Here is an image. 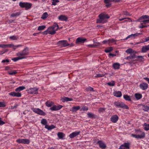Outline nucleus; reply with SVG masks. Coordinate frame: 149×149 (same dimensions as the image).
Returning a JSON list of instances; mask_svg holds the SVG:
<instances>
[{"instance_id": "obj_1", "label": "nucleus", "mask_w": 149, "mask_h": 149, "mask_svg": "<svg viewBox=\"0 0 149 149\" xmlns=\"http://www.w3.org/2000/svg\"><path fill=\"white\" fill-rule=\"evenodd\" d=\"M99 19H97V23H104L107 22L106 19H108L109 18L108 15L104 13H101L99 15Z\"/></svg>"}, {"instance_id": "obj_2", "label": "nucleus", "mask_w": 149, "mask_h": 149, "mask_svg": "<svg viewBox=\"0 0 149 149\" xmlns=\"http://www.w3.org/2000/svg\"><path fill=\"white\" fill-rule=\"evenodd\" d=\"M32 5V3L28 2H20L19 3V6L22 8H25L26 10L30 8Z\"/></svg>"}, {"instance_id": "obj_3", "label": "nucleus", "mask_w": 149, "mask_h": 149, "mask_svg": "<svg viewBox=\"0 0 149 149\" xmlns=\"http://www.w3.org/2000/svg\"><path fill=\"white\" fill-rule=\"evenodd\" d=\"M57 45L61 47H65L69 45V44L67 43L66 40H62L58 41Z\"/></svg>"}, {"instance_id": "obj_4", "label": "nucleus", "mask_w": 149, "mask_h": 149, "mask_svg": "<svg viewBox=\"0 0 149 149\" xmlns=\"http://www.w3.org/2000/svg\"><path fill=\"white\" fill-rule=\"evenodd\" d=\"M32 110L35 113L40 115L44 116L46 114L42 110L39 108H33Z\"/></svg>"}, {"instance_id": "obj_5", "label": "nucleus", "mask_w": 149, "mask_h": 149, "mask_svg": "<svg viewBox=\"0 0 149 149\" xmlns=\"http://www.w3.org/2000/svg\"><path fill=\"white\" fill-rule=\"evenodd\" d=\"M16 142L19 143L28 144L30 143V141L26 139H19L17 140Z\"/></svg>"}, {"instance_id": "obj_6", "label": "nucleus", "mask_w": 149, "mask_h": 149, "mask_svg": "<svg viewBox=\"0 0 149 149\" xmlns=\"http://www.w3.org/2000/svg\"><path fill=\"white\" fill-rule=\"evenodd\" d=\"M86 39L85 38L79 37L77 39L75 42L77 44H78L79 43L82 44L86 42Z\"/></svg>"}, {"instance_id": "obj_7", "label": "nucleus", "mask_w": 149, "mask_h": 149, "mask_svg": "<svg viewBox=\"0 0 149 149\" xmlns=\"http://www.w3.org/2000/svg\"><path fill=\"white\" fill-rule=\"evenodd\" d=\"M130 144L129 143H125L121 145L118 149H129Z\"/></svg>"}, {"instance_id": "obj_8", "label": "nucleus", "mask_w": 149, "mask_h": 149, "mask_svg": "<svg viewBox=\"0 0 149 149\" xmlns=\"http://www.w3.org/2000/svg\"><path fill=\"white\" fill-rule=\"evenodd\" d=\"M131 136L133 137L139 139L144 138L145 136V134L144 132H143L141 134L136 135L132 134Z\"/></svg>"}, {"instance_id": "obj_9", "label": "nucleus", "mask_w": 149, "mask_h": 149, "mask_svg": "<svg viewBox=\"0 0 149 149\" xmlns=\"http://www.w3.org/2000/svg\"><path fill=\"white\" fill-rule=\"evenodd\" d=\"M97 144L99 145L100 148L102 149H104L106 147V145L103 141L99 140L97 142Z\"/></svg>"}, {"instance_id": "obj_10", "label": "nucleus", "mask_w": 149, "mask_h": 149, "mask_svg": "<svg viewBox=\"0 0 149 149\" xmlns=\"http://www.w3.org/2000/svg\"><path fill=\"white\" fill-rule=\"evenodd\" d=\"M140 88L142 90H145L147 89L148 87V84L146 83H143L140 84Z\"/></svg>"}, {"instance_id": "obj_11", "label": "nucleus", "mask_w": 149, "mask_h": 149, "mask_svg": "<svg viewBox=\"0 0 149 149\" xmlns=\"http://www.w3.org/2000/svg\"><path fill=\"white\" fill-rule=\"evenodd\" d=\"M63 106L61 105H58L57 106L54 105L50 108V109L52 111H57L60 109Z\"/></svg>"}, {"instance_id": "obj_12", "label": "nucleus", "mask_w": 149, "mask_h": 149, "mask_svg": "<svg viewBox=\"0 0 149 149\" xmlns=\"http://www.w3.org/2000/svg\"><path fill=\"white\" fill-rule=\"evenodd\" d=\"M8 94L13 97H20L21 96V93L19 92H12L9 93Z\"/></svg>"}, {"instance_id": "obj_13", "label": "nucleus", "mask_w": 149, "mask_h": 149, "mask_svg": "<svg viewBox=\"0 0 149 149\" xmlns=\"http://www.w3.org/2000/svg\"><path fill=\"white\" fill-rule=\"evenodd\" d=\"M118 117L117 115H115L112 116L111 118V121L113 123H116L118 120Z\"/></svg>"}, {"instance_id": "obj_14", "label": "nucleus", "mask_w": 149, "mask_h": 149, "mask_svg": "<svg viewBox=\"0 0 149 149\" xmlns=\"http://www.w3.org/2000/svg\"><path fill=\"white\" fill-rule=\"evenodd\" d=\"M39 88H30V93L31 94H37L38 93Z\"/></svg>"}, {"instance_id": "obj_15", "label": "nucleus", "mask_w": 149, "mask_h": 149, "mask_svg": "<svg viewBox=\"0 0 149 149\" xmlns=\"http://www.w3.org/2000/svg\"><path fill=\"white\" fill-rule=\"evenodd\" d=\"M80 133V132H75L70 134L69 136L70 138L72 139L79 135Z\"/></svg>"}, {"instance_id": "obj_16", "label": "nucleus", "mask_w": 149, "mask_h": 149, "mask_svg": "<svg viewBox=\"0 0 149 149\" xmlns=\"http://www.w3.org/2000/svg\"><path fill=\"white\" fill-rule=\"evenodd\" d=\"M21 52L23 54L26 56L29 54V48L27 47H25Z\"/></svg>"}, {"instance_id": "obj_17", "label": "nucleus", "mask_w": 149, "mask_h": 149, "mask_svg": "<svg viewBox=\"0 0 149 149\" xmlns=\"http://www.w3.org/2000/svg\"><path fill=\"white\" fill-rule=\"evenodd\" d=\"M58 19L61 21H66L67 20L68 18L65 16L61 15L58 17Z\"/></svg>"}, {"instance_id": "obj_18", "label": "nucleus", "mask_w": 149, "mask_h": 149, "mask_svg": "<svg viewBox=\"0 0 149 149\" xmlns=\"http://www.w3.org/2000/svg\"><path fill=\"white\" fill-rule=\"evenodd\" d=\"M149 50V45L143 46L142 48V52H146L147 51Z\"/></svg>"}, {"instance_id": "obj_19", "label": "nucleus", "mask_w": 149, "mask_h": 149, "mask_svg": "<svg viewBox=\"0 0 149 149\" xmlns=\"http://www.w3.org/2000/svg\"><path fill=\"white\" fill-rule=\"evenodd\" d=\"M119 108H122L125 109H129V107L127 105L122 102H120Z\"/></svg>"}, {"instance_id": "obj_20", "label": "nucleus", "mask_w": 149, "mask_h": 149, "mask_svg": "<svg viewBox=\"0 0 149 149\" xmlns=\"http://www.w3.org/2000/svg\"><path fill=\"white\" fill-rule=\"evenodd\" d=\"M121 0H104V2L105 3H110L111 2H120Z\"/></svg>"}, {"instance_id": "obj_21", "label": "nucleus", "mask_w": 149, "mask_h": 149, "mask_svg": "<svg viewBox=\"0 0 149 149\" xmlns=\"http://www.w3.org/2000/svg\"><path fill=\"white\" fill-rule=\"evenodd\" d=\"M16 55L18 56H20V58H23L22 59L26 58V56L23 54L21 52H19L16 54Z\"/></svg>"}, {"instance_id": "obj_22", "label": "nucleus", "mask_w": 149, "mask_h": 149, "mask_svg": "<svg viewBox=\"0 0 149 149\" xmlns=\"http://www.w3.org/2000/svg\"><path fill=\"white\" fill-rule=\"evenodd\" d=\"M45 128L48 130H51L52 129L55 128V127L53 125H46L45 126Z\"/></svg>"}, {"instance_id": "obj_23", "label": "nucleus", "mask_w": 149, "mask_h": 149, "mask_svg": "<svg viewBox=\"0 0 149 149\" xmlns=\"http://www.w3.org/2000/svg\"><path fill=\"white\" fill-rule=\"evenodd\" d=\"M54 104V103L50 101H47L45 103L46 106L48 107H51Z\"/></svg>"}, {"instance_id": "obj_24", "label": "nucleus", "mask_w": 149, "mask_h": 149, "mask_svg": "<svg viewBox=\"0 0 149 149\" xmlns=\"http://www.w3.org/2000/svg\"><path fill=\"white\" fill-rule=\"evenodd\" d=\"M113 95L114 96L117 97H120L122 95L121 92L120 91L115 92L113 93Z\"/></svg>"}, {"instance_id": "obj_25", "label": "nucleus", "mask_w": 149, "mask_h": 149, "mask_svg": "<svg viewBox=\"0 0 149 149\" xmlns=\"http://www.w3.org/2000/svg\"><path fill=\"white\" fill-rule=\"evenodd\" d=\"M88 117L89 118H95L97 116L94 114L91 113H89L87 114Z\"/></svg>"}, {"instance_id": "obj_26", "label": "nucleus", "mask_w": 149, "mask_h": 149, "mask_svg": "<svg viewBox=\"0 0 149 149\" xmlns=\"http://www.w3.org/2000/svg\"><path fill=\"white\" fill-rule=\"evenodd\" d=\"M25 89V88L24 86H21L16 88L15 89V91L16 92H20L24 89Z\"/></svg>"}, {"instance_id": "obj_27", "label": "nucleus", "mask_w": 149, "mask_h": 149, "mask_svg": "<svg viewBox=\"0 0 149 149\" xmlns=\"http://www.w3.org/2000/svg\"><path fill=\"white\" fill-rule=\"evenodd\" d=\"M57 135L59 138L61 139H63V137L65 136V134L62 132H58Z\"/></svg>"}, {"instance_id": "obj_28", "label": "nucleus", "mask_w": 149, "mask_h": 149, "mask_svg": "<svg viewBox=\"0 0 149 149\" xmlns=\"http://www.w3.org/2000/svg\"><path fill=\"white\" fill-rule=\"evenodd\" d=\"M80 108V107L79 106H74L72 107V111L73 112H76L77 110H79Z\"/></svg>"}, {"instance_id": "obj_29", "label": "nucleus", "mask_w": 149, "mask_h": 149, "mask_svg": "<svg viewBox=\"0 0 149 149\" xmlns=\"http://www.w3.org/2000/svg\"><path fill=\"white\" fill-rule=\"evenodd\" d=\"M148 19H149V16L147 15H143L138 19V21H140V20Z\"/></svg>"}, {"instance_id": "obj_30", "label": "nucleus", "mask_w": 149, "mask_h": 149, "mask_svg": "<svg viewBox=\"0 0 149 149\" xmlns=\"http://www.w3.org/2000/svg\"><path fill=\"white\" fill-rule=\"evenodd\" d=\"M100 43L99 42H96V44L94 45H88V46L91 48H94L96 47L97 46H100Z\"/></svg>"}, {"instance_id": "obj_31", "label": "nucleus", "mask_w": 149, "mask_h": 149, "mask_svg": "<svg viewBox=\"0 0 149 149\" xmlns=\"http://www.w3.org/2000/svg\"><path fill=\"white\" fill-rule=\"evenodd\" d=\"M120 65L118 63H114L113 65V68L115 69H118L120 68Z\"/></svg>"}, {"instance_id": "obj_32", "label": "nucleus", "mask_w": 149, "mask_h": 149, "mask_svg": "<svg viewBox=\"0 0 149 149\" xmlns=\"http://www.w3.org/2000/svg\"><path fill=\"white\" fill-rule=\"evenodd\" d=\"M72 100H73L72 98H69L66 97H65L62 99V101L63 102L71 101H72Z\"/></svg>"}, {"instance_id": "obj_33", "label": "nucleus", "mask_w": 149, "mask_h": 149, "mask_svg": "<svg viewBox=\"0 0 149 149\" xmlns=\"http://www.w3.org/2000/svg\"><path fill=\"white\" fill-rule=\"evenodd\" d=\"M136 98L138 100L141 99L142 97V95L139 93H136L135 95Z\"/></svg>"}, {"instance_id": "obj_34", "label": "nucleus", "mask_w": 149, "mask_h": 149, "mask_svg": "<svg viewBox=\"0 0 149 149\" xmlns=\"http://www.w3.org/2000/svg\"><path fill=\"white\" fill-rule=\"evenodd\" d=\"M9 38L12 40H17L18 39V37L17 36H13L9 37Z\"/></svg>"}, {"instance_id": "obj_35", "label": "nucleus", "mask_w": 149, "mask_h": 149, "mask_svg": "<svg viewBox=\"0 0 149 149\" xmlns=\"http://www.w3.org/2000/svg\"><path fill=\"white\" fill-rule=\"evenodd\" d=\"M41 123L42 125L45 126L46 125H47V122L46 119L43 118L42 119Z\"/></svg>"}, {"instance_id": "obj_36", "label": "nucleus", "mask_w": 149, "mask_h": 149, "mask_svg": "<svg viewBox=\"0 0 149 149\" xmlns=\"http://www.w3.org/2000/svg\"><path fill=\"white\" fill-rule=\"evenodd\" d=\"M123 98L125 99V100L128 101H131V99L130 98V96L128 95H123Z\"/></svg>"}, {"instance_id": "obj_37", "label": "nucleus", "mask_w": 149, "mask_h": 149, "mask_svg": "<svg viewBox=\"0 0 149 149\" xmlns=\"http://www.w3.org/2000/svg\"><path fill=\"white\" fill-rule=\"evenodd\" d=\"M48 17V13L47 12H45L43 13L42 15L41 18L44 19Z\"/></svg>"}, {"instance_id": "obj_38", "label": "nucleus", "mask_w": 149, "mask_h": 149, "mask_svg": "<svg viewBox=\"0 0 149 149\" xmlns=\"http://www.w3.org/2000/svg\"><path fill=\"white\" fill-rule=\"evenodd\" d=\"M144 126H145L144 129L146 131L149 130V124H147L146 123H145L144 124Z\"/></svg>"}, {"instance_id": "obj_39", "label": "nucleus", "mask_w": 149, "mask_h": 149, "mask_svg": "<svg viewBox=\"0 0 149 149\" xmlns=\"http://www.w3.org/2000/svg\"><path fill=\"white\" fill-rule=\"evenodd\" d=\"M20 14V13L19 12H17L15 13H13L11 15V17H14L18 16Z\"/></svg>"}, {"instance_id": "obj_40", "label": "nucleus", "mask_w": 149, "mask_h": 149, "mask_svg": "<svg viewBox=\"0 0 149 149\" xmlns=\"http://www.w3.org/2000/svg\"><path fill=\"white\" fill-rule=\"evenodd\" d=\"M142 109L144 111H147L149 110V107L143 105V107Z\"/></svg>"}, {"instance_id": "obj_41", "label": "nucleus", "mask_w": 149, "mask_h": 149, "mask_svg": "<svg viewBox=\"0 0 149 149\" xmlns=\"http://www.w3.org/2000/svg\"><path fill=\"white\" fill-rule=\"evenodd\" d=\"M22 58H20V56H18V57L12 58V60L14 61V62H16L19 60L22 59Z\"/></svg>"}, {"instance_id": "obj_42", "label": "nucleus", "mask_w": 149, "mask_h": 149, "mask_svg": "<svg viewBox=\"0 0 149 149\" xmlns=\"http://www.w3.org/2000/svg\"><path fill=\"white\" fill-rule=\"evenodd\" d=\"M137 58L139 59L138 60L140 61H143L144 60L143 57L142 56H137Z\"/></svg>"}, {"instance_id": "obj_43", "label": "nucleus", "mask_w": 149, "mask_h": 149, "mask_svg": "<svg viewBox=\"0 0 149 149\" xmlns=\"http://www.w3.org/2000/svg\"><path fill=\"white\" fill-rule=\"evenodd\" d=\"M45 27L46 26L45 25L40 26L38 27V29L39 31H41L44 29Z\"/></svg>"}, {"instance_id": "obj_44", "label": "nucleus", "mask_w": 149, "mask_h": 149, "mask_svg": "<svg viewBox=\"0 0 149 149\" xmlns=\"http://www.w3.org/2000/svg\"><path fill=\"white\" fill-rule=\"evenodd\" d=\"M112 50V47H110L105 50V52L106 53H108L110 52Z\"/></svg>"}, {"instance_id": "obj_45", "label": "nucleus", "mask_w": 149, "mask_h": 149, "mask_svg": "<svg viewBox=\"0 0 149 149\" xmlns=\"http://www.w3.org/2000/svg\"><path fill=\"white\" fill-rule=\"evenodd\" d=\"M107 84L108 85L110 86H113L115 85V82L114 81H112L111 82H108L107 83Z\"/></svg>"}, {"instance_id": "obj_46", "label": "nucleus", "mask_w": 149, "mask_h": 149, "mask_svg": "<svg viewBox=\"0 0 149 149\" xmlns=\"http://www.w3.org/2000/svg\"><path fill=\"white\" fill-rule=\"evenodd\" d=\"M137 56L135 55H134V54H133L132 55H131L130 56H128L127 57V59L130 58V59H132V58H137Z\"/></svg>"}, {"instance_id": "obj_47", "label": "nucleus", "mask_w": 149, "mask_h": 149, "mask_svg": "<svg viewBox=\"0 0 149 149\" xmlns=\"http://www.w3.org/2000/svg\"><path fill=\"white\" fill-rule=\"evenodd\" d=\"M106 109L104 108H100L99 109V112L100 113H103L105 111Z\"/></svg>"}, {"instance_id": "obj_48", "label": "nucleus", "mask_w": 149, "mask_h": 149, "mask_svg": "<svg viewBox=\"0 0 149 149\" xmlns=\"http://www.w3.org/2000/svg\"><path fill=\"white\" fill-rule=\"evenodd\" d=\"M52 27H54V30H57L58 28V25L56 23H54V25L52 26Z\"/></svg>"}, {"instance_id": "obj_49", "label": "nucleus", "mask_w": 149, "mask_h": 149, "mask_svg": "<svg viewBox=\"0 0 149 149\" xmlns=\"http://www.w3.org/2000/svg\"><path fill=\"white\" fill-rule=\"evenodd\" d=\"M86 90L87 91H94L93 88L91 87H88L86 88Z\"/></svg>"}, {"instance_id": "obj_50", "label": "nucleus", "mask_w": 149, "mask_h": 149, "mask_svg": "<svg viewBox=\"0 0 149 149\" xmlns=\"http://www.w3.org/2000/svg\"><path fill=\"white\" fill-rule=\"evenodd\" d=\"M52 31H48V33L49 34H51V35H54L56 33V30H52Z\"/></svg>"}, {"instance_id": "obj_51", "label": "nucleus", "mask_w": 149, "mask_h": 149, "mask_svg": "<svg viewBox=\"0 0 149 149\" xmlns=\"http://www.w3.org/2000/svg\"><path fill=\"white\" fill-rule=\"evenodd\" d=\"M104 74H97L95 76V77H104Z\"/></svg>"}, {"instance_id": "obj_52", "label": "nucleus", "mask_w": 149, "mask_h": 149, "mask_svg": "<svg viewBox=\"0 0 149 149\" xmlns=\"http://www.w3.org/2000/svg\"><path fill=\"white\" fill-rule=\"evenodd\" d=\"M140 22H142L143 24H146V23H149V19L145 20L143 21L140 20Z\"/></svg>"}, {"instance_id": "obj_53", "label": "nucleus", "mask_w": 149, "mask_h": 149, "mask_svg": "<svg viewBox=\"0 0 149 149\" xmlns=\"http://www.w3.org/2000/svg\"><path fill=\"white\" fill-rule=\"evenodd\" d=\"M116 40L113 39H109V44L110 43L115 42H116Z\"/></svg>"}, {"instance_id": "obj_54", "label": "nucleus", "mask_w": 149, "mask_h": 149, "mask_svg": "<svg viewBox=\"0 0 149 149\" xmlns=\"http://www.w3.org/2000/svg\"><path fill=\"white\" fill-rule=\"evenodd\" d=\"M88 110V107H84L81 109V111H87Z\"/></svg>"}, {"instance_id": "obj_55", "label": "nucleus", "mask_w": 149, "mask_h": 149, "mask_svg": "<svg viewBox=\"0 0 149 149\" xmlns=\"http://www.w3.org/2000/svg\"><path fill=\"white\" fill-rule=\"evenodd\" d=\"M133 52V50L131 49H127V50L126 51V52L128 53H130L131 54L132 52Z\"/></svg>"}, {"instance_id": "obj_56", "label": "nucleus", "mask_w": 149, "mask_h": 149, "mask_svg": "<svg viewBox=\"0 0 149 149\" xmlns=\"http://www.w3.org/2000/svg\"><path fill=\"white\" fill-rule=\"evenodd\" d=\"M120 103V102H114V104L118 108H119Z\"/></svg>"}, {"instance_id": "obj_57", "label": "nucleus", "mask_w": 149, "mask_h": 149, "mask_svg": "<svg viewBox=\"0 0 149 149\" xmlns=\"http://www.w3.org/2000/svg\"><path fill=\"white\" fill-rule=\"evenodd\" d=\"M22 45H17L15 46L14 45V46L13 47V49L14 50H15L16 49H17L18 47H21Z\"/></svg>"}, {"instance_id": "obj_58", "label": "nucleus", "mask_w": 149, "mask_h": 149, "mask_svg": "<svg viewBox=\"0 0 149 149\" xmlns=\"http://www.w3.org/2000/svg\"><path fill=\"white\" fill-rule=\"evenodd\" d=\"M6 105L5 104L4 102H0V107H4Z\"/></svg>"}, {"instance_id": "obj_59", "label": "nucleus", "mask_w": 149, "mask_h": 149, "mask_svg": "<svg viewBox=\"0 0 149 149\" xmlns=\"http://www.w3.org/2000/svg\"><path fill=\"white\" fill-rule=\"evenodd\" d=\"M17 73V72L16 70H13L12 72H9V74L11 75H13Z\"/></svg>"}, {"instance_id": "obj_60", "label": "nucleus", "mask_w": 149, "mask_h": 149, "mask_svg": "<svg viewBox=\"0 0 149 149\" xmlns=\"http://www.w3.org/2000/svg\"><path fill=\"white\" fill-rule=\"evenodd\" d=\"M142 34V33H136L133 34V38H134L138 36H139Z\"/></svg>"}, {"instance_id": "obj_61", "label": "nucleus", "mask_w": 149, "mask_h": 149, "mask_svg": "<svg viewBox=\"0 0 149 149\" xmlns=\"http://www.w3.org/2000/svg\"><path fill=\"white\" fill-rule=\"evenodd\" d=\"M0 47H2L3 48H5L7 47L6 45L4 44H1L0 45Z\"/></svg>"}, {"instance_id": "obj_62", "label": "nucleus", "mask_w": 149, "mask_h": 149, "mask_svg": "<svg viewBox=\"0 0 149 149\" xmlns=\"http://www.w3.org/2000/svg\"><path fill=\"white\" fill-rule=\"evenodd\" d=\"M14 45L13 44L6 45L7 47H14Z\"/></svg>"}, {"instance_id": "obj_63", "label": "nucleus", "mask_w": 149, "mask_h": 149, "mask_svg": "<svg viewBox=\"0 0 149 149\" xmlns=\"http://www.w3.org/2000/svg\"><path fill=\"white\" fill-rule=\"evenodd\" d=\"M123 13H124V14L125 15H127V16H131V15L129 13H128V12L127 11H124L123 12Z\"/></svg>"}, {"instance_id": "obj_64", "label": "nucleus", "mask_w": 149, "mask_h": 149, "mask_svg": "<svg viewBox=\"0 0 149 149\" xmlns=\"http://www.w3.org/2000/svg\"><path fill=\"white\" fill-rule=\"evenodd\" d=\"M133 38V34H132L130 35H129V36H128L125 39L126 40H127V39H128V38Z\"/></svg>"}]
</instances>
